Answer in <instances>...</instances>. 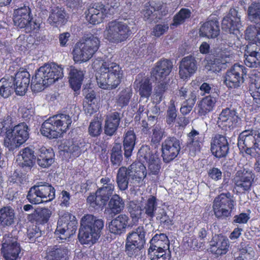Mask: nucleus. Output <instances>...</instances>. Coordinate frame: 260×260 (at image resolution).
<instances>
[{
  "mask_svg": "<svg viewBox=\"0 0 260 260\" xmlns=\"http://www.w3.org/2000/svg\"><path fill=\"white\" fill-rule=\"evenodd\" d=\"M36 157L34 151L29 147L22 149L18 156L17 159L19 161L20 165L22 167L29 168L33 166Z\"/></svg>",
  "mask_w": 260,
  "mask_h": 260,
  "instance_id": "38",
  "label": "nucleus"
},
{
  "mask_svg": "<svg viewBox=\"0 0 260 260\" xmlns=\"http://www.w3.org/2000/svg\"><path fill=\"white\" fill-rule=\"evenodd\" d=\"M108 207L111 213L114 215L118 214L123 210L124 202L119 196L115 194L110 200Z\"/></svg>",
  "mask_w": 260,
  "mask_h": 260,
  "instance_id": "49",
  "label": "nucleus"
},
{
  "mask_svg": "<svg viewBox=\"0 0 260 260\" xmlns=\"http://www.w3.org/2000/svg\"><path fill=\"white\" fill-rule=\"evenodd\" d=\"M177 97L175 99H172L170 101V106L167 111V117L166 121L168 124L173 123L177 117L176 110L175 108L176 106L177 105Z\"/></svg>",
  "mask_w": 260,
  "mask_h": 260,
  "instance_id": "59",
  "label": "nucleus"
},
{
  "mask_svg": "<svg viewBox=\"0 0 260 260\" xmlns=\"http://www.w3.org/2000/svg\"><path fill=\"white\" fill-rule=\"evenodd\" d=\"M154 88V99L158 103L160 102L164 99V94L165 91L168 89V85L166 82H159Z\"/></svg>",
  "mask_w": 260,
  "mask_h": 260,
  "instance_id": "62",
  "label": "nucleus"
},
{
  "mask_svg": "<svg viewBox=\"0 0 260 260\" xmlns=\"http://www.w3.org/2000/svg\"><path fill=\"white\" fill-rule=\"evenodd\" d=\"M136 140V135L133 131H128L125 133L123 141L125 157L128 158L132 155L135 145Z\"/></svg>",
  "mask_w": 260,
  "mask_h": 260,
  "instance_id": "41",
  "label": "nucleus"
},
{
  "mask_svg": "<svg viewBox=\"0 0 260 260\" xmlns=\"http://www.w3.org/2000/svg\"><path fill=\"white\" fill-rule=\"evenodd\" d=\"M110 159L113 165L117 167L120 166L123 159V156L121 146L119 143H115L113 145L111 149Z\"/></svg>",
  "mask_w": 260,
  "mask_h": 260,
  "instance_id": "53",
  "label": "nucleus"
},
{
  "mask_svg": "<svg viewBox=\"0 0 260 260\" xmlns=\"http://www.w3.org/2000/svg\"><path fill=\"white\" fill-rule=\"evenodd\" d=\"M54 156L52 149L42 147L38 152L37 163L42 168H48L54 162Z\"/></svg>",
  "mask_w": 260,
  "mask_h": 260,
  "instance_id": "32",
  "label": "nucleus"
},
{
  "mask_svg": "<svg viewBox=\"0 0 260 260\" xmlns=\"http://www.w3.org/2000/svg\"><path fill=\"white\" fill-rule=\"evenodd\" d=\"M84 74L80 70L71 66L69 69V81L72 88L75 91H78L81 86Z\"/></svg>",
  "mask_w": 260,
  "mask_h": 260,
  "instance_id": "37",
  "label": "nucleus"
},
{
  "mask_svg": "<svg viewBox=\"0 0 260 260\" xmlns=\"http://www.w3.org/2000/svg\"><path fill=\"white\" fill-rule=\"evenodd\" d=\"M191 95H196L194 91H192L187 87H182L177 91L175 95L172 99H175L177 97V103H175L177 104L179 100H186V99H190Z\"/></svg>",
  "mask_w": 260,
  "mask_h": 260,
  "instance_id": "56",
  "label": "nucleus"
},
{
  "mask_svg": "<svg viewBox=\"0 0 260 260\" xmlns=\"http://www.w3.org/2000/svg\"><path fill=\"white\" fill-rule=\"evenodd\" d=\"M201 138L199 133L192 129L187 135V147L188 148L190 154L194 155L197 152L200 151L201 148Z\"/></svg>",
  "mask_w": 260,
  "mask_h": 260,
  "instance_id": "35",
  "label": "nucleus"
},
{
  "mask_svg": "<svg viewBox=\"0 0 260 260\" xmlns=\"http://www.w3.org/2000/svg\"><path fill=\"white\" fill-rule=\"evenodd\" d=\"M197 101V95H191L190 99L185 100L180 108V112L183 115L188 114L192 109Z\"/></svg>",
  "mask_w": 260,
  "mask_h": 260,
  "instance_id": "60",
  "label": "nucleus"
},
{
  "mask_svg": "<svg viewBox=\"0 0 260 260\" xmlns=\"http://www.w3.org/2000/svg\"><path fill=\"white\" fill-rule=\"evenodd\" d=\"M212 251L218 255L226 253L229 248V239L221 235H218L213 238Z\"/></svg>",
  "mask_w": 260,
  "mask_h": 260,
  "instance_id": "33",
  "label": "nucleus"
},
{
  "mask_svg": "<svg viewBox=\"0 0 260 260\" xmlns=\"http://www.w3.org/2000/svg\"><path fill=\"white\" fill-rule=\"evenodd\" d=\"M247 14L251 21L260 24V4L259 3H252L248 7Z\"/></svg>",
  "mask_w": 260,
  "mask_h": 260,
  "instance_id": "54",
  "label": "nucleus"
},
{
  "mask_svg": "<svg viewBox=\"0 0 260 260\" xmlns=\"http://www.w3.org/2000/svg\"><path fill=\"white\" fill-rule=\"evenodd\" d=\"M132 94V89L130 87H127L123 89L116 97V104L118 107L121 108L127 106L129 103Z\"/></svg>",
  "mask_w": 260,
  "mask_h": 260,
  "instance_id": "50",
  "label": "nucleus"
},
{
  "mask_svg": "<svg viewBox=\"0 0 260 260\" xmlns=\"http://www.w3.org/2000/svg\"><path fill=\"white\" fill-rule=\"evenodd\" d=\"M234 206V201L231 193L227 192L221 193L214 199L212 208L217 218L225 219L231 215Z\"/></svg>",
  "mask_w": 260,
  "mask_h": 260,
  "instance_id": "13",
  "label": "nucleus"
},
{
  "mask_svg": "<svg viewBox=\"0 0 260 260\" xmlns=\"http://www.w3.org/2000/svg\"><path fill=\"white\" fill-rule=\"evenodd\" d=\"M127 208L131 216L133 219H139L142 217L143 212L142 204L140 205L137 204L134 201H131L129 202Z\"/></svg>",
  "mask_w": 260,
  "mask_h": 260,
  "instance_id": "57",
  "label": "nucleus"
},
{
  "mask_svg": "<svg viewBox=\"0 0 260 260\" xmlns=\"http://www.w3.org/2000/svg\"><path fill=\"white\" fill-rule=\"evenodd\" d=\"M131 170L125 167H120L117 172L116 182L118 188L121 190H125L128 188L129 183L132 184Z\"/></svg>",
  "mask_w": 260,
  "mask_h": 260,
  "instance_id": "34",
  "label": "nucleus"
},
{
  "mask_svg": "<svg viewBox=\"0 0 260 260\" xmlns=\"http://www.w3.org/2000/svg\"><path fill=\"white\" fill-rule=\"evenodd\" d=\"M180 142L175 137H168L161 144L163 160L165 162L173 160L180 150Z\"/></svg>",
  "mask_w": 260,
  "mask_h": 260,
  "instance_id": "19",
  "label": "nucleus"
},
{
  "mask_svg": "<svg viewBox=\"0 0 260 260\" xmlns=\"http://www.w3.org/2000/svg\"><path fill=\"white\" fill-rule=\"evenodd\" d=\"M150 244L149 248H152V249L169 251V240L165 234H155L150 240Z\"/></svg>",
  "mask_w": 260,
  "mask_h": 260,
  "instance_id": "40",
  "label": "nucleus"
},
{
  "mask_svg": "<svg viewBox=\"0 0 260 260\" xmlns=\"http://www.w3.org/2000/svg\"><path fill=\"white\" fill-rule=\"evenodd\" d=\"M119 4L115 3L114 5H109L104 6L102 4L95 5L88 10V13L86 15V19L90 23L95 24H99L102 22L103 20L110 15L114 13L113 10L117 8Z\"/></svg>",
  "mask_w": 260,
  "mask_h": 260,
  "instance_id": "16",
  "label": "nucleus"
},
{
  "mask_svg": "<svg viewBox=\"0 0 260 260\" xmlns=\"http://www.w3.org/2000/svg\"><path fill=\"white\" fill-rule=\"evenodd\" d=\"M51 215V211L47 208H42L39 210H35L34 212L29 215V220H34L40 223L47 222Z\"/></svg>",
  "mask_w": 260,
  "mask_h": 260,
  "instance_id": "47",
  "label": "nucleus"
},
{
  "mask_svg": "<svg viewBox=\"0 0 260 260\" xmlns=\"http://www.w3.org/2000/svg\"><path fill=\"white\" fill-rule=\"evenodd\" d=\"M31 18L28 7L24 6L14 11L13 22L14 25L19 28H25L29 24Z\"/></svg>",
  "mask_w": 260,
  "mask_h": 260,
  "instance_id": "24",
  "label": "nucleus"
},
{
  "mask_svg": "<svg viewBox=\"0 0 260 260\" xmlns=\"http://www.w3.org/2000/svg\"><path fill=\"white\" fill-rule=\"evenodd\" d=\"M120 119V113L117 112H114L107 115L105 121V133L109 136L115 134L119 125Z\"/></svg>",
  "mask_w": 260,
  "mask_h": 260,
  "instance_id": "31",
  "label": "nucleus"
},
{
  "mask_svg": "<svg viewBox=\"0 0 260 260\" xmlns=\"http://www.w3.org/2000/svg\"><path fill=\"white\" fill-rule=\"evenodd\" d=\"M152 92V86L148 78H144L140 82L139 93L141 97L148 98Z\"/></svg>",
  "mask_w": 260,
  "mask_h": 260,
  "instance_id": "55",
  "label": "nucleus"
},
{
  "mask_svg": "<svg viewBox=\"0 0 260 260\" xmlns=\"http://www.w3.org/2000/svg\"><path fill=\"white\" fill-rule=\"evenodd\" d=\"M225 43L228 48H225L224 50L226 51L222 52L219 56L211 59L206 66L208 70L218 72L222 69L226 68V64L233 60V55L234 53L233 51L238 48L240 43L228 40Z\"/></svg>",
  "mask_w": 260,
  "mask_h": 260,
  "instance_id": "12",
  "label": "nucleus"
},
{
  "mask_svg": "<svg viewBox=\"0 0 260 260\" xmlns=\"http://www.w3.org/2000/svg\"><path fill=\"white\" fill-rule=\"evenodd\" d=\"M101 125V122L98 119H94L91 121L88 127L89 135L92 137L100 135L102 131Z\"/></svg>",
  "mask_w": 260,
  "mask_h": 260,
  "instance_id": "63",
  "label": "nucleus"
},
{
  "mask_svg": "<svg viewBox=\"0 0 260 260\" xmlns=\"http://www.w3.org/2000/svg\"><path fill=\"white\" fill-rule=\"evenodd\" d=\"M55 198V189L47 183H37L31 187L27 193V199L33 204L51 201Z\"/></svg>",
  "mask_w": 260,
  "mask_h": 260,
  "instance_id": "11",
  "label": "nucleus"
},
{
  "mask_svg": "<svg viewBox=\"0 0 260 260\" xmlns=\"http://www.w3.org/2000/svg\"><path fill=\"white\" fill-rule=\"evenodd\" d=\"M234 254L235 260H254L255 251L253 247L250 244H241L238 255Z\"/></svg>",
  "mask_w": 260,
  "mask_h": 260,
  "instance_id": "45",
  "label": "nucleus"
},
{
  "mask_svg": "<svg viewBox=\"0 0 260 260\" xmlns=\"http://www.w3.org/2000/svg\"><path fill=\"white\" fill-rule=\"evenodd\" d=\"M84 145L83 140L71 141H68L63 144V151L73 154L74 156H78L80 154L81 148Z\"/></svg>",
  "mask_w": 260,
  "mask_h": 260,
  "instance_id": "48",
  "label": "nucleus"
},
{
  "mask_svg": "<svg viewBox=\"0 0 260 260\" xmlns=\"http://www.w3.org/2000/svg\"><path fill=\"white\" fill-rule=\"evenodd\" d=\"M216 102V98L211 95L203 98L198 104L199 114L201 115H205L212 111Z\"/></svg>",
  "mask_w": 260,
  "mask_h": 260,
  "instance_id": "43",
  "label": "nucleus"
},
{
  "mask_svg": "<svg viewBox=\"0 0 260 260\" xmlns=\"http://www.w3.org/2000/svg\"><path fill=\"white\" fill-rule=\"evenodd\" d=\"M30 75L26 71L18 72L13 77L15 92L18 95L22 96L25 94L30 82Z\"/></svg>",
  "mask_w": 260,
  "mask_h": 260,
  "instance_id": "23",
  "label": "nucleus"
},
{
  "mask_svg": "<svg viewBox=\"0 0 260 260\" xmlns=\"http://www.w3.org/2000/svg\"><path fill=\"white\" fill-rule=\"evenodd\" d=\"M229 144L226 137L221 135H216L211 140V151L218 158L224 157L228 153Z\"/></svg>",
  "mask_w": 260,
  "mask_h": 260,
  "instance_id": "21",
  "label": "nucleus"
},
{
  "mask_svg": "<svg viewBox=\"0 0 260 260\" xmlns=\"http://www.w3.org/2000/svg\"><path fill=\"white\" fill-rule=\"evenodd\" d=\"M147 162L149 174L152 175L158 174L161 168L160 159L158 156L152 157V159Z\"/></svg>",
  "mask_w": 260,
  "mask_h": 260,
  "instance_id": "61",
  "label": "nucleus"
},
{
  "mask_svg": "<svg viewBox=\"0 0 260 260\" xmlns=\"http://www.w3.org/2000/svg\"><path fill=\"white\" fill-rule=\"evenodd\" d=\"M134 25L131 20H113L105 26L104 37L111 43L118 44L127 40L132 34L131 27Z\"/></svg>",
  "mask_w": 260,
  "mask_h": 260,
  "instance_id": "5",
  "label": "nucleus"
},
{
  "mask_svg": "<svg viewBox=\"0 0 260 260\" xmlns=\"http://www.w3.org/2000/svg\"><path fill=\"white\" fill-rule=\"evenodd\" d=\"M143 214L148 218L150 220L155 217L157 211V204L155 197L150 196L145 202L142 203Z\"/></svg>",
  "mask_w": 260,
  "mask_h": 260,
  "instance_id": "39",
  "label": "nucleus"
},
{
  "mask_svg": "<svg viewBox=\"0 0 260 260\" xmlns=\"http://www.w3.org/2000/svg\"><path fill=\"white\" fill-rule=\"evenodd\" d=\"M78 238L82 244H93L100 237L104 221L91 214L84 215L80 221Z\"/></svg>",
  "mask_w": 260,
  "mask_h": 260,
  "instance_id": "3",
  "label": "nucleus"
},
{
  "mask_svg": "<svg viewBox=\"0 0 260 260\" xmlns=\"http://www.w3.org/2000/svg\"><path fill=\"white\" fill-rule=\"evenodd\" d=\"M138 155L141 161L145 160L146 162L152 159L153 156H157L155 153H153L147 145L142 146L138 151Z\"/></svg>",
  "mask_w": 260,
  "mask_h": 260,
  "instance_id": "58",
  "label": "nucleus"
},
{
  "mask_svg": "<svg viewBox=\"0 0 260 260\" xmlns=\"http://www.w3.org/2000/svg\"><path fill=\"white\" fill-rule=\"evenodd\" d=\"M220 29L218 22L215 19L209 20L203 23L200 28L201 37L213 39L219 34Z\"/></svg>",
  "mask_w": 260,
  "mask_h": 260,
  "instance_id": "29",
  "label": "nucleus"
},
{
  "mask_svg": "<svg viewBox=\"0 0 260 260\" xmlns=\"http://www.w3.org/2000/svg\"><path fill=\"white\" fill-rule=\"evenodd\" d=\"M50 14L48 19V22L51 24L62 23L65 17V12L63 9L58 7H51Z\"/></svg>",
  "mask_w": 260,
  "mask_h": 260,
  "instance_id": "46",
  "label": "nucleus"
},
{
  "mask_svg": "<svg viewBox=\"0 0 260 260\" xmlns=\"http://www.w3.org/2000/svg\"><path fill=\"white\" fill-rule=\"evenodd\" d=\"M238 169L233 181L236 187L241 191L250 190L255 178V174L246 163V160L241 158L238 164Z\"/></svg>",
  "mask_w": 260,
  "mask_h": 260,
  "instance_id": "10",
  "label": "nucleus"
},
{
  "mask_svg": "<svg viewBox=\"0 0 260 260\" xmlns=\"http://www.w3.org/2000/svg\"><path fill=\"white\" fill-rule=\"evenodd\" d=\"M28 126L21 122L11 127L6 132L4 145L10 150H13L24 143L28 138Z\"/></svg>",
  "mask_w": 260,
  "mask_h": 260,
  "instance_id": "9",
  "label": "nucleus"
},
{
  "mask_svg": "<svg viewBox=\"0 0 260 260\" xmlns=\"http://www.w3.org/2000/svg\"><path fill=\"white\" fill-rule=\"evenodd\" d=\"M131 170L133 186H141L145 183L144 179L146 176L147 171L145 166L141 162L133 163L129 166Z\"/></svg>",
  "mask_w": 260,
  "mask_h": 260,
  "instance_id": "25",
  "label": "nucleus"
},
{
  "mask_svg": "<svg viewBox=\"0 0 260 260\" xmlns=\"http://www.w3.org/2000/svg\"><path fill=\"white\" fill-rule=\"evenodd\" d=\"M191 12L190 10L186 8H182L173 18V21L172 26L175 27L183 23L187 19L191 16Z\"/></svg>",
  "mask_w": 260,
  "mask_h": 260,
  "instance_id": "51",
  "label": "nucleus"
},
{
  "mask_svg": "<svg viewBox=\"0 0 260 260\" xmlns=\"http://www.w3.org/2000/svg\"><path fill=\"white\" fill-rule=\"evenodd\" d=\"M173 64L171 61L168 59L160 60L157 62L155 67L152 71L151 77L158 82H163L170 73Z\"/></svg>",
  "mask_w": 260,
  "mask_h": 260,
  "instance_id": "22",
  "label": "nucleus"
},
{
  "mask_svg": "<svg viewBox=\"0 0 260 260\" xmlns=\"http://www.w3.org/2000/svg\"><path fill=\"white\" fill-rule=\"evenodd\" d=\"M246 73V69L243 66L235 64L226 72L224 82L229 88H237L243 83V76Z\"/></svg>",
  "mask_w": 260,
  "mask_h": 260,
  "instance_id": "18",
  "label": "nucleus"
},
{
  "mask_svg": "<svg viewBox=\"0 0 260 260\" xmlns=\"http://www.w3.org/2000/svg\"><path fill=\"white\" fill-rule=\"evenodd\" d=\"M122 72L119 66L113 62H104L96 73L99 86L104 89L115 88L120 84Z\"/></svg>",
  "mask_w": 260,
  "mask_h": 260,
  "instance_id": "2",
  "label": "nucleus"
},
{
  "mask_svg": "<svg viewBox=\"0 0 260 260\" xmlns=\"http://www.w3.org/2000/svg\"><path fill=\"white\" fill-rule=\"evenodd\" d=\"M15 219L14 210L10 206L3 207L0 209V227L12 225L15 223Z\"/></svg>",
  "mask_w": 260,
  "mask_h": 260,
  "instance_id": "36",
  "label": "nucleus"
},
{
  "mask_svg": "<svg viewBox=\"0 0 260 260\" xmlns=\"http://www.w3.org/2000/svg\"><path fill=\"white\" fill-rule=\"evenodd\" d=\"M72 122L71 118L68 115L61 114L54 115L43 123L41 133L50 139L57 138L67 131Z\"/></svg>",
  "mask_w": 260,
  "mask_h": 260,
  "instance_id": "6",
  "label": "nucleus"
},
{
  "mask_svg": "<svg viewBox=\"0 0 260 260\" xmlns=\"http://www.w3.org/2000/svg\"><path fill=\"white\" fill-rule=\"evenodd\" d=\"M100 41L97 37L91 35L76 44L73 50V59L75 62H85L90 59L98 51Z\"/></svg>",
  "mask_w": 260,
  "mask_h": 260,
  "instance_id": "8",
  "label": "nucleus"
},
{
  "mask_svg": "<svg viewBox=\"0 0 260 260\" xmlns=\"http://www.w3.org/2000/svg\"><path fill=\"white\" fill-rule=\"evenodd\" d=\"M244 63L249 68H257L260 66V59L254 52V47L247 46L244 53Z\"/></svg>",
  "mask_w": 260,
  "mask_h": 260,
  "instance_id": "44",
  "label": "nucleus"
},
{
  "mask_svg": "<svg viewBox=\"0 0 260 260\" xmlns=\"http://www.w3.org/2000/svg\"><path fill=\"white\" fill-rule=\"evenodd\" d=\"M70 252L69 244L56 245L47 250L46 260H67Z\"/></svg>",
  "mask_w": 260,
  "mask_h": 260,
  "instance_id": "27",
  "label": "nucleus"
},
{
  "mask_svg": "<svg viewBox=\"0 0 260 260\" xmlns=\"http://www.w3.org/2000/svg\"><path fill=\"white\" fill-rule=\"evenodd\" d=\"M152 248H149L148 251V256L151 260H170V251Z\"/></svg>",
  "mask_w": 260,
  "mask_h": 260,
  "instance_id": "52",
  "label": "nucleus"
},
{
  "mask_svg": "<svg viewBox=\"0 0 260 260\" xmlns=\"http://www.w3.org/2000/svg\"><path fill=\"white\" fill-rule=\"evenodd\" d=\"M77 222L74 216L67 212L61 215L57 222L55 234L61 240H66L75 234Z\"/></svg>",
  "mask_w": 260,
  "mask_h": 260,
  "instance_id": "14",
  "label": "nucleus"
},
{
  "mask_svg": "<svg viewBox=\"0 0 260 260\" xmlns=\"http://www.w3.org/2000/svg\"><path fill=\"white\" fill-rule=\"evenodd\" d=\"M129 220V217L125 214L118 215L109 223V231L111 233L117 235L124 233L128 225Z\"/></svg>",
  "mask_w": 260,
  "mask_h": 260,
  "instance_id": "28",
  "label": "nucleus"
},
{
  "mask_svg": "<svg viewBox=\"0 0 260 260\" xmlns=\"http://www.w3.org/2000/svg\"><path fill=\"white\" fill-rule=\"evenodd\" d=\"M1 252L6 260H16L20 252V247L16 237L11 234L4 235Z\"/></svg>",
  "mask_w": 260,
  "mask_h": 260,
  "instance_id": "17",
  "label": "nucleus"
},
{
  "mask_svg": "<svg viewBox=\"0 0 260 260\" xmlns=\"http://www.w3.org/2000/svg\"><path fill=\"white\" fill-rule=\"evenodd\" d=\"M155 216L156 220H158L160 223H163L166 225H171L173 224L172 220L164 209H158L155 213Z\"/></svg>",
  "mask_w": 260,
  "mask_h": 260,
  "instance_id": "64",
  "label": "nucleus"
},
{
  "mask_svg": "<svg viewBox=\"0 0 260 260\" xmlns=\"http://www.w3.org/2000/svg\"><path fill=\"white\" fill-rule=\"evenodd\" d=\"M240 120L234 109L227 108L222 110L219 114L218 123L219 126L225 127V130H231L237 127Z\"/></svg>",
  "mask_w": 260,
  "mask_h": 260,
  "instance_id": "20",
  "label": "nucleus"
},
{
  "mask_svg": "<svg viewBox=\"0 0 260 260\" xmlns=\"http://www.w3.org/2000/svg\"><path fill=\"white\" fill-rule=\"evenodd\" d=\"M145 231L143 226H139L135 231L127 235L125 252L133 260H139L142 256V249L146 240Z\"/></svg>",
  "mask_w": 260,
  "mask_h": 260,
  "instance_id": "7",
  "label": "nucleus"
},
{
  "mask_svg": "<svg viewBox=\"0 0 260 260\" xmlns=\"http://www.w3.org/2000/svg\"><path fill=\"white\" fill-rule=\"evenodd\" d=\"M197 70V61L194 57L189 55L182 59L179 66V75L182 79L189 77Z\"/></svg>",
  "mask_w": 260,
  "mask_h": 260,
  "instance_id": "26",
  "label": "nucleus"
},
{
  "mask_svg": "<svg viewBox=\"0 0 260 260\" xmlns=\"http://www.w3.org/2000/svg\"><path fill=\"white\" fill-rule=\"evenodd\" d=\"M15 91L12 76H5L0 80V93L4 98H7Z\"/></svg>",
  "mask_w": 260,
  "mask_h": 260,
  "instance_id": "42",
  "label": "nucleus"
},
{
  "mask_svg": "<svg viewBox=\"0 0 260 260\" xmlns=\"http://www.w3.org/2000/svg\"><path fill=\"white\" fill-rule=\"evenodd\" d=\"M240 25V15L235 9H231L228 15L223 18L222 21V29L230 34L228 40L240 43L236 31H238Z\"/></svg>",
  "mask_w": 260,
  "mask_h": 260,
  "instance_id": "15",
  "label": "nucleus"
},
{
  "mask_svg": "<svg viewBox=\"0 0 260 260\" xmlns=\"http://www.w3.org/2000/svg\"><path fill=\"white\" fill-rule=\"evenodd\" d=\"M238 146L246 154L255 156L260 153V123H254L251 128L241 132L238 137Z\"/></svg>",
  "mask_w": 260,
  "mask_h": 260,
  "instance_id": "4",
  "label": "nucleus"
},
{
  "mask_svg": "<svg viewBox=\"0 0 260 260\" xmlns=\"http://www.w3.org/2000/svg\"><path fill=\"white\" fill-rule=\"evenodd\" d=\"M63 68L55 63L46 64L40 67L32 79L31 88L34 92L43 90L45 86L52 84L63 77Z\"/></svg>",
  "mask_w": 260,
  "mask_h": 260,
  "instance_id": "1",
  "label": "nucleus"
},
{
  "mask_svg": "<svg viewBox=\"0 0 260 260\" xmlns=\"http://www.w3.org/2000/svg\"><path fill=\"white\" fill-rule=\"evenodd\" d=\"M100 182L102 186L96 190L97 194H100L102 198V200L106 204L114 190V181L108 177H105L102 178Z\"/></svg>",
  "mask_w": 260,
  "mask_h": 260,
  "instance_id": "30",
  "label": "nucleus"
}]
</instances>
